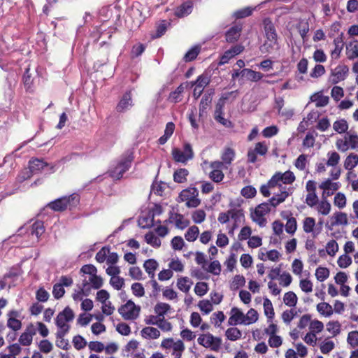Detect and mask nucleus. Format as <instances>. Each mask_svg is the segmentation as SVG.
<instances>
[{
	"label": "nucleus",
	"mask_w": 358,
	"mask_h": 358,
	"mask_svg": "<svg viewBox=\"0 0 358 358\" xmlns=\"http://www.w3.org/2000/svg\"><path fill=\"white\" fill-rule=\"evenodd\" d=\"M140 310V306H136L132 301L129 300L118 309V312L124 320H133L138 317Z\"/></svg>",
	"instance_id": "nucleus-13"
},
{
	"label": "nucleus",
	"mask_w": 358,
	"mask_h": 358,
	"mask_svg": "<svg viewBox=\"0 0 358 358\" xmlns=\"http://www.w3.org/2000/svg\"><path fill=\"white\" fill-rule=\"evenodd\" d=\"M327 161L326 164L328 166H331L333 168L336 167V165L339 163L341 157L338 152L336 151H330L327 155Z\"/></svg>",
	"instance_id": "nucleus-37"
},
{
	"label": "nucleus",
	"mask_w": 358,
	"mask_h": 358,
	"mask_svg": "<svg viewBox=\"0 0 358 358\" xmlns=\"http://www.w3.org/2000/svg\"><path fill=\"white\" fill-rule=\"evenodd\" d=\"M315 225V220L313 217H306L303 222V229L306 233H311Z\"/></svg>",
	"instance_id": "nucleus-58"
},
{
	"label": "nucleus",
	"mask_w": 358,
	"mask_h": 358,
	"mask_svg": "<svg viewBox=\"0 0 358 358\" xmlns=\"http://www.w3.org/2000/svg\"><path fill=\"white\" fill-rule=\"evenodd\" d=\"M333 129L338 134H343L348 129V124L345 120L341 119L334 122Z\"/></svg>",
	"instance_id": "nucleus-39"
},
{
	"label": "nucleus",
	"mask_w": 358,
	"mask_h": 358,
	"mask_svg": "<svg viewBox=\"0 0 358 358\" xmlns=\"http://www.w3.org/2000/svg\"><path fill=\"white\" fill-rule=\"evenodd\" d=\"M263 24L266 38L259 48L261 52L279 55L280 43L274 24L268 18L264 19Z\"/></svg>",
	"instance_id": "nucleus-1"
},
{
	"label": "nucleus",
	"mask_w": 358,
	"mask_h": 358,
	"mask_svg": "<svg viewBox=\"0 0 358 358\" xmlns=\"http://www.w3.org/2000/svg\"><path fill=\"white\" fill-rule=\"evenodd\" d=\"M210 83V78L207 75H200L197 79L192 83V85H196L198 88L203 89Z\"/></svg>",
	"instance_id": "nucleus-51"
},
{
	"label": "nucleus",
	"mask_w": 358,
	"mask_h": 358,
	"mask_svg": "<svg viewBox=\"0 0 358 358\" xmlns=\"http://www.w3.org/2000/svg\"><path fill=\"white\" fill-rule=\"evenodd\" d=\"M80 273H83L84 279L88 282V287L98 289L103 285V278L97 275V269L92 264H86L80 268Z\"/></svg>",
	"instance_id": "nucleus-3"
},
{
	"label": "nucleus",
	"mask_w": 358,
	"mask_h": 358,
	"mask_svg": "<svg viewBox=\"0 0 358 358\" xmlns=\"http://www.w3.org/2000/svg\"><path fill=\"white\" fill-rule=\"evenodd\" d=\"M193 8V4L191 1H187L177 8L175 14L178 17H183L189 15Z\"/></svg>",
	"instance_id": "nucleus-23"
},
{
	"label": "nucleus",
	"mask_w": 358,
	"mask_h": 358,
	"mask_svg": "<svg viewBox=\"0 0 358 358\" xmlns=\"http://www.w3.org/2000/svg\"><path fill=\"white\" fill-rule=\"evenodd\" d=\"M241 31L242 26L241 24L231 27L225 34L226 41L228 43H234L239 38Z\"/></svg>",
	"instance_id": "nucleus-17"
},
{
	"label": "nucleus",
	"mask_w": 358,
	"mask_h": 358,
	"mask_svg": "<svg viewBox=\"0 0 358 358\" xmlns=\"http://www.w3.org/2000/svg\"><path fill=\"white\" fill-rule=\"evenodd\" d=\"M229 215L230 219L233 220L234 222V227H236L238 223H241L244 218L242 210L236 208L229 210Z\"/></svg>",
	"instance_id": "nucleus-42"
},
{
	"label": "nucleus",
	"mask_w": 358,
	"mask_h": 358,
	"mask_svg": "<svg viewBox=\"0 0 358 358\" xmlns=\"http://www.w3.org/2000/svg\"><path fill=\"white\" fill-rule=\"evenodd\" d=\"M317 311L322 315L329 317L333 313L332 307L327 303L322 302L317 305Z\"/></svg>",
	"instance_id": "nucleus-44"
},
{
	"label": "nucleus",
	"mask_w": 358,
	"mask_h": 358,
	"mask_svg": "<svg viewBox=\"0 0 358 358\" xmlns=\"http://www.w3.org/2000/svg\"><path fill=\"white\" fill-rule=\"evenodd\" d=\"M255 8H256V7L252 8V7L248 6V7L239 9L234 13L233 16L236 19H241V18H244V17H248L252 15L253 10H255Z\"/></svg>",
	"instance_id": "nucleus-41"
},
{
	"label": "nucleus",
	"mask_w": 358,
	"mask_h": 358,
	"mask_svg": "<svg viewBox=\"0 0 358 358\" xmlns=\"http://www.w3.org/2000/svg\"><path fill=\"white\" fill-rule=\"evenodd\" d=\"M340 185L339 182H334L331 179H327L322 182L319 187L323 190L322 197H327L332 195L334 192L340 188Z\"/></svg>",
	"instance_id": "nucleus-15"
},
{
	"label": "nucleus",
	"mask_w": 358,
	"mask_h": 358,
	"mask_svg": "<svg viewBox=\"0 0 358 358\" xmlns=\"http://www.w3.org/2000/svg\"><path fill=\"white\" fill-rule=\"evenodd\" d=\"M90 292V289L88 287V282L86 280H84L81 287H80L78 291H75L72 295V297L74 301H81L83 300V296H87Z\"/></svg>",
	"instance_id": "nucleus-22"
},
{
	"label": "nucleus",
	"mask_w": 358,
	"mask_h": 358,
	"mask_svg": "<svg viewBox=\"0 0 358 358\" xmlns=\"http://www.w3.org/2000/svg\"><path fill=\"white\" fill-rule=\"evenodd\" d=\"M236 157V152L234 149L231 148H225L221 155V159L226 165V169H228Z\"/></svg>",
	"instance_id": "nucleus-20"
},
{
	"label": "nucleus",
	"mask_w": 358,
	"mask_h": 358,
	"mask_svg": "<svg viewBox=\"0 0 358 358\" xmlns=\"http://www.w3.org/2000/svg\"><path fill=\"white\" fill-rule=\"evenodd\" d=\"M171 155L176 162L185 164L194 157V152L192 145L189 143L184 144L183 150L176 148H173Z\"/></svg>",
	"instance_id": "nucleus-10"
},
{
	"label": "nucleus",
	"mask_w": 358,
	"mask_h": 358,
	"mask_svg": "<svg viewBox=\"0 0 358 358\" xmlns=\"http://www.w3.org/2000/svg\"><path fill=\"white\" fill-rule=\"evenodd\" d=\"M199 234L198 227L194 225L190 227L185 234V238L187 241L193 242L196 240Z\"/></svg>",
	"instance_id": "nucleus-40"
},
{
	"label": "nucleus",
	"mask_w": 358,
	"mask_h": 358,
	"mask_svg": "<svg viewBox=\"0 0 358 358\" xmlns=\"http://www.w3.org/2000/svg\"><path fill=\"white\" fill-rule=\"evenodd\" d=\"M189 174L187 169L182 168L176 170L173 173V180L177 183H183L187 181Z\"/></svg>",
	"instance_id": "nucleus-30"
},
{
	"label": "nucleus",
	"mask_w": 358,
	"mask_h": 358,
	"mask_svg": "<svg viewBox=\"0 0 358 358\" xmlns=\"http://www.w3.org/2000/svg\"><path fill=\"white\" fill-rule=\"evenodd\" d=\"M282 217L287 220V223L285 224V230L287 233L290 234H294L297 229L296 219L293 217H289L288 215H282Z\"/></svg>",
	"instance_id": "nucleus-34"
},
{
	"label": "nucleus",
	"mask_w": 358,
	"mask_h": 358,
	"mask_svg": "<svg viewBox=\"0 0 358 358\" xmlns=\"http://www.w3.org/2000/svg\"><path fill=\"white\" fill-rule=\"evenodd\" d=\"M276 173L278 176L280 182H281L282 185H289L295 180L294 174L290 171H285L283 173L280 172Z\"/></svg>",
	"instance_id": "nucleus-31"
},
{
	"label": "nucleus",
	"mask_w": 358,
	"mask_h": 358,
	"mask_svg": "<svg viewBox=\"0 0 358 358\" xmlns=\"http://www.w3.org/2000/svg\"><path fill=\"white\" fill-rule=\"evenodd\" d=\"M267 183L273 189V191H276V189H278V192H279V194H282L284 190L285 191L286 193H288L287 187L285 186H283L281 182H280L279 177L277 175V173L273 175Z\"/></svg>",
	"instance_id": "nucleus-24"
},
{
	"label": "nucleus",
	"mask_w": 358,
	"mask_h": 358,
	"mask_svg": "<svg viewBox=\"0 0 358 358\" xmlns=\"http://www.w3.org/2000/svg\"><path fill=\"white\" fill-rule=\"evenodd\" d=\"M201 50L200 45H195L189 49L184 56L185 62H191L196 59Z\"/></svg>",
	"instance_id": "nucleus-47"
},
{
	"label": "nucleus",
	"mask_w": 358,
	"mask_h": 358,
	"mask_svg": "<svg viewBox=\"0 0 358 358\" xmlns=\"http://www.w3.org/2000/svg\"><path fill=\"white\" fill-rule=\"evenodd\" d=\"M264 314L266 315V316L268 317V319H273V317H274V310H273V305H272V303L271 301L268 299H265L264 300Z\"/></svg>",
	"instance_id": "nucleus-53"
},
{
	"label": "nucleus",
	"mask_w": 358,
	"mask_h": 358,
	"mask_svg": "<svg viewBox=\"0 0 358 358\" xmlns=\"http://www.w3.org/2000/svg\"><path fill=\"white\" fill-rule=\"evenodd\" d=\"M172 219L176 227L180 229L186 228L189 224V222L180 214H176Z\"/></svg>",
	"instance_id": "nucleus-43"
},
{
	"label": "nucleus",
	"mask_w": 358,
	"mask_h": 358,
	"mask_svg": "<svg viewBox=\"0 0 358 358\" xmlns=\"http://www.w3.org/2000/svg\"><path fill=\"white\" fill-rule=\"evenodd\" d=\"M145 241L148 244L158 248L161 245L160 239L156 236L152 232H149L145 236Z\"/></svg>",
	"instance_id": "nucleus-52"
},
{
	"label": "nucleus",
	"mask_w": 358,
	"mask_h": 358,
	"mask_svg": "<svg viewBox=\"0 0 358 358\" xmlns=\"http://www.w3.org/2000/svg\"><path fill=\"white\" fill-rule=\"evenodd\" d=\"M258 320V313L253 308L250 309L245 315L243 324L249 325L256 322Z\"/></svg>",
	"instance_id": "nucleus-36"
},
{
	"label": "nucleus",
	"mask_w": 358,
	"mask_h": 358,
	"mask_svg": "<svg viewBox=\"0 0 358 358\" xmlns=\"http://www.w3.org/2000/svg\"><path fill=\"white\" fill-rule=\"evenodd\" d=\"M334 44L335 45V48L331 51V55L332 57H338L340 55L343 47L342 38H336L334 40Z\"/></svg>",
	"instance_id": "nucleus-57"
},
{
	"label": "nucleus",
	"mask_w": 358,
	"mask_h": 358,
	"mask_svg": "<svg viewBox=\"0 0 358 358\" xmlns=\"http://www.w3.org/2000/svg\"><path fill=\"white\" fill-rule=\"evenodd\" d=\"M192 283V281L187 277H182L178 280L177 287L180 291L187 293L189 291Z\"/></svg>",
	"instance_id": "nucleus-29"
},
{
	"label": "nucleus",
	"mask_w": 358,
	"mask_h": 358,
	"mask_svg": "<svg viewBox=\"0 0 358 358\" xmlns=\"http://www.w3.org/2000/svg\"><path fill=\"white\" fill-rule=\"evenodd\" d=\"M297 296L293 292H288L285 294L283 301L285 305L289 307H294L297 303Z\"/></svg>",
	"instance_id": "nucleus-46"
},
{
	"label": "nucleus",
	"mask_w": 358,
	"mask_h": 358,
	"mask_svg": "<svg viewBox=\"0 0 358 358\" xmlns=\"http://www.w3.org/2000/svg\"><path fill=\"white\" fill-rule=\"evenodd\" d=\"M338 250V245L335 240H331L327 243L326 251L329 256H335Z\"/></svg>",
	"instance_id": "nucleus-60"
},
{
	"label": "nucleus",
	"mask_w": 358,
	"mask_h": 358,
	"mask_svg": "<svg viewBox=\"0 0 358 358\" xmlns=\"http://www.w3.org/2000/svg\"><path fill=\"white\" fill-rule=\"evenodd\" d=\"M132 160L131 155L123 156L108 171L109 176L115 180L120 179L123 174L131 167Z\"/></svg>",
	"instance_id": "nucleus-5"
},
{
	"label": "nucleus",
	"mask_w": 358,
	"mask_h": 358,
	"mask_svg": "<svg viewBox=\"0 0 358 358\" xmlns=\"http://www.w3.org/2000/svg\"><path fill=\"white\" fill-rule=\"evenodd\" d=\"M298 30L301 36L303 41H308V33L309 32V24L307 21H301L298 25Z\"/></svg>",
	"instance_id": "nucleus-45"
},
{
	"label": "nucleus",
	"mask_w": 358,
	"mask_h": 358,
	"mask_svg": "<svg viewBox=\"0 0 358 358\" xmlns=\"http://www.w3.org/2000/svg\"><path fill=\"white\" fill-rule=\"evenodd\" d=\"M133 106V101L130 92H127L122 96V99L116 106V110L118 113H124L131 109Z\"/></svg>",
	"instance_id": "nucleus-16"
},
{
	"label": "nucleus",
	"mask_w": 358,
	"mask_h": 358,
	"mask_svg": "<svg viewBox=\"0 0 358 358\" xmlns=\"http://www.w3.org/2000/svg\"><path fill=\"white\" fill-rule=\"evenodd\" d=\"M347 341L348 344L352 348H356L358 346V331H352L349 332Z\"/></svg>",
	"instance_id": "nucleus-64"
},
{
	"label": "nucleus",
	"mask_w": 358,
	"mask_h": 358,
	"mask_svg": "<svg viewBox=\"0 0 358 358\" xmlns=\"http://www.w3.org/2000/svg\"><path fill=\"white\" fill-rule=\"evenodd\" d=\"M208 291V284L204 282H197L194 287V292L196 295L202 296Z\"/></svg>",
	"instance_id": "nucleus-61"
},
{
	"label": "nucleus",
	"mask_w": 358,
	"mask_h": 358,
	"mask_svg": "<svg viewBox=\"0 0 358 358\" xmlns=\"http://www.w3.org/2000/svg\"><path fill=\"white\" fill-rule=\"evenodd\" d=\"M75 317L73 310L69 306L66 307L62 312L59 313L55 318V324L57 331L69 332L70 330L69 322Z\"/></svg>",
	"instance_id": "nucleus-6"
},
{
	"label": "nucleus",
	"mask_w": 358,
	"mask_h": 358,
	"mask_svg": "<svg viewBox=\"0 0 358 358\" xmlns=\"http://www.w3.org/2000/svg\"><path fill=\"white\" fill-rule=\"evenodd\" d=\"M161 347L167 352H171L173 358H182V355L185 350V345L181 340L175 341L173 338L164 339L161 343Z\"/></svg>",
	"instance_id": "nucleus-7"
},
{
	"label": "nucleus",
	"mask_w": 358,
	"mask_h": 358,
	"mask_svg": "<svg viewBox=\"0 0 358 358\" xmlns=\"http://www.w3.org/2000/svg\"><path fill=\"white\" fill-rule=\"evenodd\" d=\"M358 164V155L355 153L350 154L344 162V167L346 170H352Z\"/></svg>",
	"instance_id": "nucleus-32"
},
{
	"label": "nucleus",
	"mask_w": 358,
	"mask_h": 358,
	"mask_svg": "<svg viewBox=\"0 0 358 358\" xmlns=\"http://www.w3.org/2000/svg\"><path fill=\"white\" fill-rule=\"evenodd\" d=\"M206 212L202 209L196 210L192 213V218L194 223L200 224L206 219Z\"/></svg>",
	"instance_id": "nucleus-55"
},
{
	"label": "nucleus",
	"mask_w": 358,
	"mask_h": 358,
	"mask_svg": "<svg viewBox=\"0 0 358 358\" xmlns=\"http://www.w3.org/2000/svg\"><path fill=\"white\" fill-rule=\"evenodd\" d=\"M331 225H347L348 223L347 214L343 212H336L331 217Z\"/></svg>",
	"instance_id": "nucleus-27"
},
{
	"label": "nucleus",
	"mask_w": 358,
	"mask_h": 358,
	"mask_svg": "<svg viewBox=\"0 0 358 358\" xmlns=\"http://www.w3.org/2000/svg\"><path fill=\"white\" fill-rule=\"evenodd\" d=\"M349 69L345 65H338L331 71V81L333 84H337L341 81L344 80L348 74Z\"/></svg>",
	"instance_id": "nucleus-14"
},
{
	"label": "nucleus",
	"mask_w": 358,
	"mask_h": 358,
	"mask_svg": "<svg viewBox=\"0 0 358 358\" xmlns=\"http://www.w3.org/2000/svg\"><path fill=\"white\" fill-rule=\"evenodd\" d=\"M315 276L317 280L324 281L329 276V271L325 267H318L315 271Z\"/></svg>",
	"instance_id": "nucleus-56"
},
{
	"label": "nucleus",
	"mask_w": 358,
	"mask_h": 358,
	"mask_svg": "<svg viewBox=\"0 0 358 358\" xmlns=\"http://www.w3.org/2000/svg\"><path fill=\"white\" fill-rule=\"evenodd\" d=\"M288 196L289 193H286L284 190L282 194L273 196L268 202L258 205L254 212L251 213L252 220L259 227H265L266 224V219L264 216L271 210V207L275 208L278 204L283 202Z\"/></svg>",
	"instance_id": "nucleus-2"
},
{
	"label": "nucleus",
	"mask_w": 358,
	"mask_h": 358,
	"mask_svg": "<svg viewBox=\"0 0 358 358\" xmlns=\"http://www.w3.org/2000/svg\"><path fill=\"white\" fill-rule=\"evenodd\" d=\"M336 148L343 152L347 150L358 148V135L355 133L347 132L342 138H338L336 141Z\"/></svg>",
	"instance_id": "nucleus-9"
},
{
	"label": "nucleus",
	"mask_w": 358,
	"mask_h": 358,
	"mask_svg": "<svg viewBox=\"0 0 358 358\" xmlns=\"http://www.w3.org/2000/svg\"><path fill=\"white\" fill-rule=\"evenodd\" d=\"M141 336L146 339H157L160 336V331L155 327H145L141 331Z\"/></svg>",
	"instance_id": "nucleus-25"
},
{
	"label": "nucleus",
	"mask_w": 358,
	"mask_h": 358,
	"mask_svg": "<svg viewBox=\"0 0 358 358\" xmlns=\"http://www.w3.org/2000/svg\"><path fill=\"white\" fill-rule=\"evenodd\" d=\"M212 101L211 94H205L200 102L199 104V111L200 113H203L206 109L210 106Z\"/></svg>",
	"instance_id": "nucleus-62"
},
{
	"label": "nucleus",
	"mask_w": 358,
	"mask_h": 358,
	"mask_svg": "<svg viewBox=\"0 0 358 358\" xmlns=\"http://www.w3.org/2000/svg\"><path fill=\"white\" fill-rule=\"evenodd\" d=\"M327 330L334 336H337L341 332V324L338 321H330L327 324Z\"/></svg>",
	"instance_id": "nucleus-50"
},
{
	"label": "nucleus",
	"mask_w": 358,
	"mask_h": 358,
	"mask_svg": "<svg viewBox=\"0 0 358 358\" xmlns=\"http://www.w3.org/2000/svg\"><path fill=\"white\" fill-rule=\"evenodd\" d=\"M184 91L182 85H179L176 90L170 93L169 96V101L172 103H178L181 100V94Z\"/></svg>",
	"instance_id": "nucleus-49"
},
{
	"label": "nucleus",
	"mask_w": 358,
	"mask_h": 358,
	"mask_svg": "<svg viewBox=\"0 0 358 358\" xmlns=\"http://www.w3.org/2000/svg\"><path fill=\"white\" fill-rule=\"evenodd\" d=\"M48 164L42 159H34L29 161V169L32 174H36L43 171Z\"/></svg>",
	"instance_id": "nucleus-19"
},
{
	"label": "nucleus",
	"mask_w": 358,
	"mask_h": 358,
	"mask_svg": "<svg viewBox=\"0 0 358 358\" xmlns=\"http://www.w3.org/2000/svg\"><path fill=\"white\" fill-rule=\"evenodd\" d=\"M170 310L171 306L166 303L159 302L155 306V312L159 317H164Z\"/></svg>",
	"instance_id": "nucleus-38"
},
{
	"label": "nucleus",
	"mask_w": 358,
	"mask_h": 358,
	"mask_svg": "<svg viewBox=\"0 0 358 358\" xmlns=\"http://www.w3.org/2000/svg\"><path fill=\"white\" fill-rule=\"evenodd\" d=\"M329 97L322 94H315L312 96V101L315 102L317 107H324L329 103Z\"/></svg>",
	"instance_id": "nucleus-54"
},
{
	"label": "nucleus",
	"mask_w": 358,
	"mask_h": 358,
	"mask_svg": "<svg viewBox=\"0 0 358 358\" xmlns=\"http://www.w3.org/2000/svg\"><path fill=\"white\" fill-rule=\"evenodd\" d=\"M245 317V314L236 307H234L231 310V316L229 318V324L236 325L243 324V321Z\"/></svg>",
	"instance_id": "nucleus-18"
},
{
	"label": "nucleus",
	"mask_w": 358,
	"mask_h": 358,
	"mask_svg": "<svg viewBox=\"0 0 358 358\" xmlns=\"http://www.w3.org/2000/svg\"><path fill=\"white\" fill-rule=\"evenodd\" d=\"M334 203L339 208H343L346 205V197L345 194L341 192H338L334 196Z\"/></svg>",
	"instance_id": "nucleus-63"
},
{
	"label": "nucleus",
	"mask_w": 358,
	"mask_h": 358,
	"mask_svg": "<svg viewBox=\"0 0 358 358\" xmlns=\"http://www.w3.org/2000/svg\"><path fill=\"white\" fill-rule=\"evenodd\" d=\"M80 201L79 195L72 194L69 196H65L59 198L48 203V206L55 211H62L67 208L76 206Z\"/></svg>",
	"instance_id": "nucleus-4"
},
{
	"label": "nucleus",
	"mask_w": 358,
	"mask_h": 358,
	"mask_svg": "<svg viewBox=\"0 0 358 358\" xmlns=\"http://www.w3.org/2000/svg\"><path fill=\"white\" fill-rule=\"evenodd\" d=\"M348 58L354 59L358 57V41L353 40L350 42L347 45Z\"/></svg>",
	"instance_id": "nucleus-35"
},
{
	"label": "nucleus",
	"mask_w": 358,
	"mask_h": 358,
	"mask_svg": "<svg viewBox=\"0 0 358 358\" xmlns=\"http://www.w3.org/2000/svg\"><path fill=\"white\" fill-rule=\"evenodd\" d=\"M179 201L185 202L188 208H196L201 203L199 191L194 187H189L182 190L178 196Z\"/></svg>",
	"instance_id": "nucleus-8"
},
{
	"label": "nucleus",
	"mask_w": 358,
	"mask_h": 358,
	"mask_svg": "<svg viewBox=\"0 0 358 358\" xmlns=\"http://www.w3.org/2000/svg\"><path fill=\"white\" fill-rule=\"evenodd\" d=\"M158 263L153 259L146 260L143 264V267L151 279L155 275V271L157 268Z\"/></svg>",
	"instance_id": "nucleus-26"
},
{
	"label": "nucleus",
	"mask_w": 358,
	"mask_h": 358,
	"mask_svg": "<svg viewBox=\"0 0 358 358\" xmlns=\"http://www.w3.org/2000/svg\"><path fill=\"white\" fill-rule=\"evenodd\" d=\"M197 342L199 345L206 348H209L213 351H218L222 345V340L219 337H215L211 334H203L199 336Z\"/></svg>",
	"instance_id": "nucleus-12"
},
{
	"label": "nucleus",
	"mask_w": 358,
	"mask_h": 358,
	"mask_svg": "<svg viewBox=\"0 0 358 358\" xmlns=\"http://www.w3.org/2000/svg\"><path fill=\"white\" fill-rule=\"evenodd\" d=\"M327 197H323V199L317 203V210L318 213L323 215H327L331 208V203L327 200Z\"/></svg>",
	"instance_id": "nucleus-28"
},
{
	"label": "nucleus",
	"mask_w": 358,
	"mask_h": 358,
	"mask_svg": "<svg viewBox=\"0 0 358 358\" xmlns=\"http://www.w3.org/2000/svg\"><path fill=\"white\" fill-rule=\"evenodd\" d=\"M69 332L57 331L56 333V345L63 350H67L69 346V341L64 338V336Z\"/></svg>",
	"instance_id": "nucleus-33"
},
{
	"label": "nucleus",
	"mask_w": 358,
	"mask_h": 358,
	"mask_svg": "<svg viewBox=\"0 0 358 358\" xmlns=\"http://www.w3.org/2000/svg\"><path fill=\"white\" fill-rule=\"evenodd\" d=\"M240 74L245 77L247 80L257 82L263 78V74L260 72L253 71L250 69H243Z\"/></svg>",
	"instance_id": "nucleus-21"
},
{
	"label": "nucleus",
	"mask_w": 358,
	"mask_h": 358,
	"mask_svg": "<svg viewBox=\"0 0 358 358\" xmlns=\"http://www.w3.org/2000/svg\"><path fill=\"white\" fill-rule=\"evenodd\" d=\"M225 335L229 340L234 341L239 339L242 334L238 328L230 327L226 331Z\"/></svg>",
	"instance_id": "nucleus-48"
},
{
	"label": "nucleus",
	"mask_w": 358,
	"mask_h": 358,
	"mask_svg": "<svg viewBox=\"0 0 358 358\" xmlns=\"http://www.w3.org/2000/svg\"><path fill=\"white\" fill-rule=\"evenodd\" d=\"M7 327L14 331H17L22 328V322L17 318L9 317L7 320Z\"/></svg>",
	"instance_id": "nucleus-59"
},
{
	"label": "nucleus",
	"mask_w": 358,
	"mask_h": 358,
	"mask_svg": "<svg viewBox=\"0 0 358 358\" xmlns=\"http://www.w3.org/2000/svg\"><path fill=\"white\" fill-rule=\"evenodd\" d=\"M25 230L31 243L38 242V238L44 233L45 227L42 221L37 220L31 224L26 225L20 229V231ZM22 231H21V234Z\"/></svg>",
	"instance_id": "nucleus-11"
}]
</instances>
